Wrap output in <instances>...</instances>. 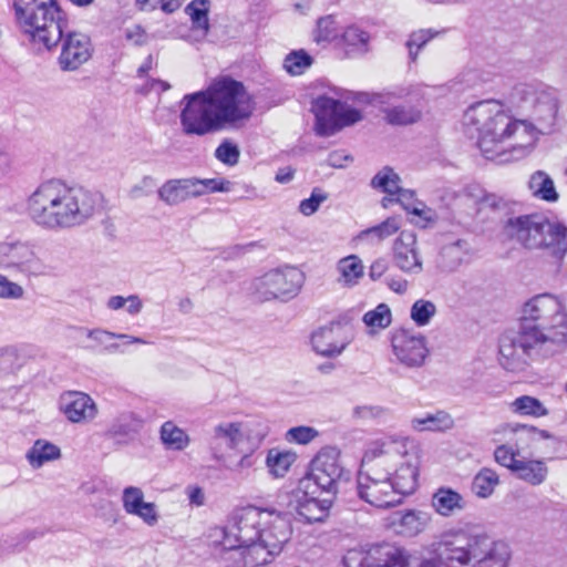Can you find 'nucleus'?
<instances>
[{
    "instance_id": "obj_1",
    "label": "nucleus",
    "mask_w": 567,
    "mask_h": 567,
    "mask_svg": "<svg viewBox=\"0 0 567 567\" xmlns=\"http://www.w3.org/2000/svg\"><path fill=\"white\" fill-rule=\"evenodd\" d=\"M567 344V310L553 293H539L522 307L517 330L504 332L498 341L499 364L511 372L563 351Z\"/></svg>"
},
{
    "instance_id": "obj_2",
    "label": "nucleus",
    "mask_w": 567,
    "mask_h": 567,
    "mask_svg": "<svg viewBox=\"0 0 567 567\" xmlns=\"http://www.w3.org/2000/svg\"><path fill=\"white\" fill-rule=\"evenodd\" d=\"M406 445L399 440L375 441L363 454L358 473L359 497L377 508L401 504L417 485V468L408 461Z\"/></svg>"
},
{
    "instance_id": "obj_3",
    "label": "nucleus",
    "mask_w": 567,
    "mask_h": 567,
    "mask_svg": "<svg viewBox=\"0 0 567 567\" xmlns=\"http://www.w3.org/2000/svg\"><path fill=\"white\" fill-rule=\"evenodd\" d=\"M465 134L477 140V146L488 159L501 163L519 159L532 148V136L524 122L512 120L496 100L472 104L463 115Z\"/></svg>"
},
{
    "instance_id": "obj_4",
    "label": "nucleus",
    "mask_w": 567,
    "mask_h": 567,
    "mask_svg": "<svg viewBox=\"0 0 567 567\" xmlns=\"http://www.w3.org/2000/svg\"><path fill=\"white\" fill-rule=\"evenodd\" d=\"M100 205V194L60 179H50L41 183L29 196L27 210L38 226L60 230L85 224Z\"/></svg>"
},
{
    "instance_id": "obj_5",
    "label": "nucleus",
    "mask_w": 567,
    "mask_h": 567,
    "mask_svg": "<svg viewBox=\"0 0 567 567\" xmlns=\"http://www.w3.org/2000/svg\"><path fill=\"white\" fill-rule=\"evenodd\" d=\"M21 31L34 44L52 50L65 32L66 20L55 0H13Z\"/></svg>"
},
{
    "instance_id": "obj_6",
    "label": "nucleus",
    "mask_w": 567,
    "mask_h": 567,
    "mask_svg": "<svg viewBox=\"0 0 567 567\" xmlns=\"http://www.w3.org/2000/svg\"><path fill=\"white\" fill-rule=\"evenodd\" d=\"M507 234L527 249L543 250L556 261L567 254V226L540 215H524L511 218Z\"/></svg>"
},
{
    "instance_id": "obj_7",
    "label": "nucleus",
    "mask_w": 567,
    "mask_h": 567,
    "mask_svg": "<svg viewBox=\"0 0 567 567\" xmlns=\"http://www.w3.org/2000/svg\"><path fill=\"white\" fill-rule=\"evenodd\" d=\"M224 126L248 118L254 110L244 84L229 76L213 82L204 91Z\"/></svg>"
},
{
    "instance_id": "obj_8",
    "label": "nucleus",
    "mask_w": 567,
    "mask_h": 567,
    "mask_svg": "<svg viewBox=\"0 0 567 567\" xmlns=\"http://www.w3.org/2000/svg\"><path fill=\"white\" fill-rule=\"evenodd\" d=\"M349 471L340 463V452L332 446L321 449L311 462L310 473L301 478V489L313 487L320 494L337 496L342 481L349 480Z\"/></svg>"
},
{
    "instance_id": "obj_9",
    "label": "nucleus",
    "mask_w": 567,
    "mask_h": 567,
    "mask_svg": "<svg viewBox=\"0 0 567 567\" xmlns=\"http://www.w3.org/2000/svg\"><path fill=\"white\" fill-rule=\"evenodd\" d=\"M303 281L302 271L296 267H285L256 278L251 284V291L261 302L276 299L288 301L299 293Z\"/></svg>"
},
{
    "instance_id": "obj_10",
    "label": "nucleus",
    "mask_w": 567,
    "mask_h": 567,
    "mask_svg": "<svg viewBox=\"0 0 567 567\" xmlns=\"http://www.w3.org/2000/svg\"><path fill=\"white\" fill-rule=\"evenodd\" d=\"M181 104V125L185 135L204 136L225 127L204 91L186 94Z\"/></svg>"
},
{
    "instance_id": "obj_11",
    "label": "nucleus",
    "mask_w": 567,
    "mask_h": 567,
    "mask_svg": "<svg viewBox=\"0 0 567 567\" xmlns=\"http://www.w3.org/2000/svg\"><path fill=\"white\" fill-rule=\"evenodd\" d=\"M316 132L320 136H330L341 128L361 121V113L346 103L329 96H319L313 101Z\"/></svg>"
},
{
    "instance_id": "obj_12",
    "label": "nucleus",
    "mask_w": 567,
    "mask_h": 567,
    "mask_svg": "<svg viewBox=\"0 0 567 567\" xmlns=\"http://www.w3.org/2000/svg\"><path fill=\"white\" fill-rule=\"evenodd\" d=\"M267 509L258 507L241 508L235 516L234 522L221 529L225 538L233 539L244 546H258L260 528L267 523Z\"/></svg>"
},
{
    "instance_id": "obj_13",
    "label": "nucleus",
    "mask_w": 567,
    "mask_h": 567,
    "mask_svg": "<svg viewBox=\"0 0 567 567\" xmlns=\"http://www.w3.org/2000/svg\"><path fill=\"white\" fill-rule=\"evenodd\" d=\"M0 265L29 276L45 274V266L35 254L34 248L22 241L0 244Z\"/></svg>"
},
{
    "instance_id": "obj_14",
    "label": "nucleus",
    "mask_w": 567,
    "mask_h": 567,
    "mask_svg": "<svg viewBox=\"0 0 567 567\" xmlns=\"http://www.w3.org/2000/svg\"><path fill=\"white\" fill-rule=\"evenodd\" d=\"M267 523L260 528V537L256 549L264 551L266 564L270 563L272 557L279 555L284 545L289 540L291 527L288 518L279 513L267 511Z\"/></svg>"
},
{
    "instance_id": "obj_15",
    "label": "nucleus",
    "mask_w": 567,
    "mask_h": 567,
    "mask_svg": "<svg viewBox=\"0 0 567 567\" xmlns=\"http://www.w3.org/2000/svg\"><path fill=\"white\" fill-rule=\"evenodd\" d=\"M391 344L396 361L411 369L421 368L430 353L424 336L404 329L393 333Z\"/></svg>"
},
{
    "instance_id": "obj_16",
    "label": "nucleus",
    "mask_w": 567,
    "mask_h": 567,
    "mask_svg": "<svg viewBox=\"0 0 567 567\" xmlns=\"http://www.w3.org/2000/svg\"><path fill=\"white\" fill-rule=\"evenodd\" d=\"M480 536L481 534L462 535L452 540L444 539L435 544L434 549L445 567L472 566Z\"/></svg>"
},
{
    "instance_id": "obj_17",
    "label": "nucleus",
    "mask_w": 567,
    "mask_h": 567,
    "mask_svg": "<svg viewBox=\"0 0 567 567\" xmlns=\"http://www.w3.org/2000/svg\"><path fill=\"white\" fill-rule=\"evenodd\" d=\"M394 266L408 275H419L423 271V259L417 246L416 234L402 230L392 245Z\"/></svg>"
},
{
    "instance_id": "obj_18",
    "label": "nucleus",
    "mask_w": 567,
    "mask_h": 567,
    "mask_svg": "<svg viewBox=\"0 0 567 567\" xmlns=\"http://www.w3.org/2000/svg\"><path fill=\"white\" fill-rule=\"evenodd\" d=\"M295 509L307 522H321L328 514L336 497L329 494H320V491L309 487L307 491L301 489V483L292 494Z\"/></svg>"
},
{
    "instance_id": "obj_19",
    "label": "nucleus",
    "mask_w": 567,
    "mask_h": 567,
    "mask_svg": "<svg viewBox=\"0 0 567 567\" xmlns=\"http://www.w3.org/2000/svg\"><path fill=\"white\" fill-rule=\"evenodd\" d=\"M60 42L61 53L58 63L63 71H75L92 56L90 38L83 33H63Z\"/></svg>"
},
{
    "instance_id": "obj_20",
    "label": "nucleus",
    "mask_w": 567,
    "mask_h": 567,
    "mask_svg": "<svg viewBox=\"0 0 567 567\" xmlns=\"http://www.w3.org/2000/svg\"><path fill=\"white\" fill-rule=\"evenodd\" d=\"M350 341L344 327L339 322L321 327L311 336L312 349L318 354L329 358L341 354Z\"/></svg>"
},
{
    "instance_id": "obj_21",
    "label": "nucleus",
    "mask_w": 567,
    "mask_h": 567,
    "mask_svg": "<svg viewBox=\"0 0 567 567\" xmlns=\"http://www.w3.org/2000/svg\"><path fill=\"white\" fill-rule=\"evenodd\" d=\"M60 410L72 423H87L97 414L93 399L83 392L69 391L60 396Z\"/></svg>"
},
{
    "instance_id": "obj_22",
    "label": "nucleus",
    "mask_w": 567,
    "mask_h": 567,
    "mask_svg": "<svg viewBox=\"0 0 567 567\" xmlns=\"http://www.w3.org/2000/svg\"><path fill=\"white\" fill-rule=\"evenodd\" d=\"M221 561L226 567H257L266 565V558L261 549L256 546H244L233 539L223 537Z\"/></svg>"
},
{
    "instance_id": "obj_23",
    "label": "nucleus",
    "mask_w": 567,
    "mask_h": 567,
    "mask_svg": "<svg viewBox=\"0 0 567 567\" xmlns=\"http://www.w3.org/2000/svg\"><path fill=\"white\" fill-rule=\"evenodd\" d=\"M472 567H506L509 550L506 544L493 542L487 535L481 534Z\"/></svg>"
},
{
    "instance_id": "obj_24",
    "label": "nucleus",
    "mask_w": 567,
    "mask_h": 567,
    "mask_svg": "<svg viewBox=\"0 0 567 567\" xmlns=\"http://www.w3.org/2000/svg\"><path fill=\"white\" fill-rule=\"evenodd\" d=\"M533 103V118L539 132L550 130L557 115V101L553 93L547 91L530 92Z\"/></svg>"
},
{
    "instance_id": "obj_25",
    "label": "nucleus",
    "mask_w": 567,
    "mask_h": 567,
    "mask_svg": "<svg viewBox=\"0 0 567 567\" xmlns=\"http://www.w3.org/2000/svg\"><path fill=\"white\" fill-rule=\"evenodd\" d=\"M193 178L169 179L158 189V197L169 206L178 205L188 198L198 197Z\"/></svg>"
},
{
    "instance_id": "obj_26",
    "label": "nucleus",
    "mask_w": 567,
    "mask_h": 567,
    "mask_svg": "<svg viewBox=\"0 0 567 567\" xmlns=\"http://www.w3.org/2000/svg\"><path fill=\"white\" fill-rule=\"evenodd\" d=\"M432 506L437 514L451 517L460 514L467 507V501L451 487H440L432 496Z\"/></svg>"
},
{
    "instance_id": "obj_27",
    "label": "nucleus",
    "mask_w": 567,
    "mask_h": 567,
    "mask_svg": "<svg viewBox=\"0 0 567 567\" xmlns=\"http://www.w3.org/2000/svg\"><path fill=\"white\" fill-rule=\"evenodd\" d=\"M426 525V519L421 512H395L391 516V526L399 535L412 537L421 533Z\"/></svg>"
},
{
    "instance_id": "obj_28",
    "label": "nucleus",
    "mask_w": 567,
    "mask_h": 567,
    "mask_svg": "<svg viewBox=\"0 0 567 567\" xmlns=\"http://www.w3.org/2000/svg\"><path fill=\"white\" fill-rule=\"evenodd\" d=\"M243 441V426L239 422H223L214 427L212 449L234 450Z\"/></svg>"
},
{
    "instance_id": "obj_29",
    "label": "nucleus",
    "mask_w": 567,
    "mask_h": 567,
    "mask_svg": "<svg viewBox=\"0 0 567 567\" xmlns=\"http://www.w3.org/2000/svg\"><path fill=\"white\" fill-rule=\"evenodd\" d=\"M142 427V420L134 413L125 412L116 416L107 429L106 435L117 442L126 443Z\"/></svg>"
},
{
    "instance_id": "obj_30",
    "label": "nucleus",
    "mask_w": 567,
    "mask_h": 567,
    "mask_svg": "<svg viewBox=\"0 0 567 567\" xmlns=\"http://www.w3.org/2000/svg\"><path fill=\"white\" fill-rule=\"evenodd\" d=\"M528 189L534 197L544 202L555 203L559 198L554 181L544 171H536L530 175Z\"/></svg>"
},
{
    "instance_id": "obj_31",
    "label": "nucleus",
    "mask_w": 567,
    "mask_h": 567,
    "mask_svg": "<svg viewBox=\"0 0 567 567\" xmlns=\"http://www.w3.org/2000/svg\"><path fill=\"white\" fill-rule=\"evenodd\" d=\"M401 228V219L398 217H389L379 225L369 227L359 233L358 239L367 241L371 245L380 244L389 237L396 234Z\"/></svg>"
},
{
    "instance_id": "obj_32",
    "label": "nucleus",
    "mask_w": 567,
    "mask_h": 567,
    "mask_svg": "<svg viewBox=\"0 0 567 567\" xmlns=\"http://www.w3.org/2000/svg\"><path fill=\"white\" fill-rule=\"evenodd\" d=\"M33 468H40L45 463L61 457V450L45 440H37L25 455Z\"/></svg>"
},
{
    "instance_id": "obj_33",
    "label": "nucleus",
    "mask_w": 567,
    "mask_h": 567,
    "mask_svg": "<svg viewBox=\"0 0 567 567\" xmlns=\"http://www.w3.org/2000/svg\"><path fill=\"white\" fill-rule=\"evenodd\" d=\"M374 561L377 567H410L405 550L388 544L375 549Z\"/></svg>"
},
{
    "instance_id": "obj_34",
    "label": "nucleus",
    "mask_w": 567,
    "mask_h": 567,
    "mask_svg": "<svg viewBox=\"0 0 567 567\" xmlns=\"http://www.w3.org/2000/svg\"><path fill=\"white\" fill-rule=\"evenodd\" d=\"M411 425L416 431H446L454 426V420L447 412L437 411L424 417L412 419Z\"/></svg>"
},
{
    "instance_id": "obj_35",
    "label": "nucleus",
    "mask_w": 567,
    "mask_h": 567,
    "mask_svg": "<svg viewBox=\"0 0 567 567\" xmlns=\"http://www.w3.org/2000/svg\"><path fill=\"white\" fill-rule=\"evenodd\" d=\"M209 0H193L185 8V12L190 18L193 30L200 32L204 37L209 31Z\"/></svg>"
},
{
    "instance_id": "obj_36",
    "label": "nucleus",
    "mask_w": 567,
    "mask_h": 567,
    "mask_svg": "<svg viewBox=\"0 0 567 567\" xmlns=\"http://www.w3.org/2000/svg\"><path fill=\"white\" fill-rule=\"evenodd\" d=\"M506 427L516 436L515 442L517 449H526L534 443L550 437L548 432L525 424L514 423L508 424Z\"/></svg>"
},
{
    "instance_id": "obj_37",
    "label": "nucleus",
    "mask_w": 567,
    "mask_h": 567,
    "mask_svg": "<svg viewBox=\"0 0 567 567\" xmlns=\"http://www.w3.org/2000/svg\"><path fill=\"white\" fill-rule=\"evenodd\" d=\"M498 484V474L489 467H483L473 478L472 491L477 497L487 498L494 493Z\"/></svg>"
},
{
    "instance_id": "obj_38",
    "label": "nucleus",
    "mask_w": 567,
    "mask_h": 567,
    "mask_svg": "<svg viewBox=\"0 0 567 567\" xmlns=\"http://www.w3.org/2000/svg\"><path fill=\"white\" fill-rule=\"evenodd\" d=\"M161 440L171 450L183 451L189 444V436L172 421H166L161 426Z\"/></svg>"
},
{
    "instance_id": "obj_39",
    "label": "nucleus",
    "mask_w": 567,
    "mask_h": 567,
    "mask_svg": "<svg viewBox=\"0 0 567 567\" xmlns=\"http://www.w3.org/2000/svg\"><path fill=\"white\" fill-rule=\"evenodd\" d=\"M514 472L520 480L532 485H539L545 481L548 470L542 461H519Z\"/></svg>"
},
{
    "instance_id": "obj_40",
    "label": "nucleus",
    "mask_w": 567,
    "mask_h": 567,
    "mask_svg": "<svg viewBox=\"0 0 567 567\" xmlns=\"http://www.w3.org/2000/svg\"><path fill=\"white\" fill-rule=\"evenodd\" d=\"M296 458L297 455L292 452H280L272 449L267 454L266 464L272 476L284 477Z\"/></svg>"
},
{
    "instance_id": "obj_41",
    "label": "nucleus",
    "mask_w": 567,
    "mask_h": 567,
    "mask_svg": "<svg viewBox=\"0 0 567 567\" xmlns=\"http://www.w3.org/2000/svg\"><path fill=\"white\" fill-rule=\"evenodd\" d=\"M338 271L341 276L340 281L353 286L363 276V265L358 256L350 255L339 260Z\"/></svg>"
},
{
    "instance_id": "obj_42",
    "label": "nucleus",
    "mask_w": 567,
    "mask_h": 567,
    "mask_svg": "<svg viewBox=\"0 0 567 567\" xmlns=\"http://www.w3.org/2000/svg\"><path fill=\"white\" fill-rule=\"evenodd\" d=\"M385 118L393 125H409L420 121L422 112L415 106L400 105L384 110Z\"/></svg>"
},
{
    "instance_id": "obj_43",
    "label": "nucleus",
    "mask_w": 567,
    "mask_h": 567,
    "mask_svg": "<svg viewBox=\"0 0 567 567\" xmlns=\"http://www.w3.org/2000/svg\"><path fill=\"white\" fill-rule=\"evenodd\" d=\"M512 412L518 415L545 416L548 411L544 404L536 398L522 395L511 403Z\"/></svg>"
},
{
    "instance_id": "obj_44",
    "label": "nucleus",
    "mask_w": 567,
    "mask_h": 567,
    "mask_svg": "<svg viewBox=\"0 0 567 567\" xmlns=\"http://www.w3.org/2000/svg\"><path fill=\"white\" fill-rule=\"evenodd\" d=\"M79 330L93 342L87 349L95 350L101 347L106 352H115L120 348L117 343H109L110 340L115 339L114 332L112 331L102 328H80Z\"/></svg>"
},
{
    "instance_id": "obj_45",
    "label": "nucleus",
    "mask_w": 567,
    "mask_h": 567,
    "mask_svg": "<svg viewBox=\"0 0 567 567\" xmlns=\"http://www.w3.org/2000/svg\"><path fill=\"white\" fill-rule=\"evenodd\" d=\"M400 177L391 167H383L371 181V185L374 188H381L389 195H395L400 186Z\"/></svg>"
},
{
    "instance_id": "obj_46",
    "label": "nucleus",
    "mask_w": 567,
    "mask_h": 567,
    "mask_svg": "<svg viewBox=\"0 0 567 567\" xmlns=\"http://www.w3.org/2000/svg\"><path fill=\"white\" fill-rule=\"evenodd\" d=\"M362 321L372 330L385 329L391 324L392 315L388 305L380 303L375 309L364 313Z\"/></svg>"
},
{
    "instance_id": "obj_47",
    "label": "nucleus",
    "mask_w": 567,
    "mask_h": 567,
    "mask_svg": "<svg viewBox=\"0 0 567 567\" xmlns=\"http://www.w3.org/2000/svg\"><path fill=\"white\" fill-rule=\"evenodd\" d=\"M312 63V58L303 50L289 53L284 62L286 71L292 75L302 74Z\"/></svg>"
},
{
    "instance_id": "obj_48",
    "label": "nucleus",
    "mask_w": 567,
    "mask_h": 567,
    "mask_svg": "<svg viewBox=\"0 0 567 567\" xmlns=\"http://www.w3.org/2000/svg\"><path fill=\"white\" fill-rule=\"evenodd\" d=\"M436 313V306L424 299L416 300L411 307V319L419 326H426Z\"/></svg>"
},
{
    "instance_id": "obj_49",
    "label": "nucleus",
    "mask_w": 567,
    "mask_h": 567,
    "mask_svg": "<svg viewBox=\"0 0 567 567\" xmlns=\"http://www.w3.org/2000/svg\"><path fill=\"white\" fill-rule=\"evenodd\" d=\"M339 37L337 22L332 16L320 18L317 22L315 40L317 43L331 42Z\"/></svg>"
},
{
    "instance_id": "obj_50",
    "label": "nucleus",
    "mask_w": 567,
    "mask_h": 567,
    "mask_svg": "<svg viewBox=\"0 0 567 567\" xmlns=\"http://www.w3.org/2000/svg\"><path fill=\"white\" fill-rule=\"evenodd\" d=\"M319 436V431L312 426L300 425L289 429L285 439L289 443L307 445Z\"/></svg>"
},
{
    "instance_id": "obj_51",
    "label": "nucleus",
    "mask_w": 567,
    "mask_h": 567,
    "mask_svg": "<svg viewBox=\"0 0 567 567\" xmlns=\"http://www.w3.org/2000/svg\"><path fill=\"white\" fill-rule=\"evenodd\" d=\"M374 561V553H367L362 549H349L343 556L344 567H370Z\"/></svg>"
},
{
    "instance_id": "obj_52",
    "label": "nucleus",
    "mask_w": 567,
    "mask_h": 567,
    "mask_svg": "<svg viewBox=\"0 0 567 567\" xmlns=\"http://www.w3.org/2000/svg\"><path fill=\"white\" fill-rule=\"evenodd\" d=\"M123 507L127 514L134 515L145 503L144 493L141 488L128 486L123 491Z\"/></svg>"
},
{
    "instance_id": "obj_53",
    "label": "nucleus",
    "mask_w": 567,
    "mask_h": 567,
    "mask_svg": "<svg viewBox=\"0 0 567 567\" xmlns=\"http://www.w3.org/2000/svg\"><path fill=\"white\" fill-rule=\"evenodd\" d=\"M195 185V189L198 192V197L209 192H228L230 183L228 181L207 178L199 179L192 177Z\"/></svg>"
},
{
    "instance_id": "obj_54",
    "label": "nucleus",
    "mask_w": 567,
    "mask_h": 567,
    "mask_svg": "<svg viewBox=\"0 0 567 567\" xmlns=\"http://www.w3.org/2000/svg\"><path fill=\"white\" fill-rule=\"evenodd\" d=\"M239 155L240 152L237 145L228 141H224L215 151L216 158L230 166L238 163Z\"/></svg>"
},
{
    "instance_id": "obj_55",
    "label": "nucleus",
    "mask_w": 567,
    "mask_h": 567,
    "mask_svg": "<svg viewBox=\"0 0 567 567\" xmlns=\"http://www.w3.org/2000/svg\"><path fill=\"white\" fill-rule=\"evenodd\" d=\"M342 40L348 45L364 48L370 40V35L359 27L350 25L343 31Z\"/></svg>"
},
{
    "instance_id": "obj_56",
    "label": "nucleus",
    "mask_w": 567,
    "mask_h": 567,
    "mask_svg": "<svg viewBox=\"0 0 567 567\" xmlns=\"http://www.w3.org/2000/svg\"><path fill=\"white\" fill-rule=\"evenodd\" d=\"M328 198L327 194L315 188L309 198L302 199L299 204V212L305 216L313 215L320 205Z\"/></svg>"
},
{
    "instance_id": "obj_57",
    "label": "nucleus",
    "mask_w": 567,
    "mask_h": 567,
    "mask_svg": "<svg viewBox=\"0 0 567 567\" xmlns=\"http://www.w3.org/2000/svg\"><path fill=\"white\" fill-rule=\"evenodd\" d=\"M395 195H396L395 202L401 204L405 210H408L416 216L422 215L423 210L419 207V205H421V203H416L414 200L415 193L413 190L404 189L401 187Z\"/></svg>"
},
{
    "instance_id": "obj_58",
    "label": "nucleus",
    "mask_w": 567,
    "mask_h": 567,
    "mask_svg": "<svg viewBox=\"0 0 567 567\" xmlns=\"http://www.w3.org/2000/svg\"><path fill=\"white\" fill-rule=\"evenodd\" d=\"M434 37L431 30H419L413 32L406 43L410 52V58L414 61L416 59L417 51H413V48L416 47L420 50L426 42Z\"/></svg>"
},
{
    "instance_id": "obj_59",
    "label": "nucleus",
    "mask_w": 567,
    "mask_h": 567,
    "mask_svg": "<svg viewBox=\"0 0 567 567\" xmlns=\"http://www.w3.org/2000/svg\"><path fill=\"white\" fill-rule=\"evenodd\" d=\"M494 457L499 465L505 466L513 472L515 471V466L519 463V460L515 458L513 450L506 445L497 446L494 452Z\"/></svg>"
},
{
    "instance_id": "obj_60",
    "label": "nucleus",
    "mask_w": 567,
    "mask_h": 567,
    "mask_svg": "<svg viewBox=\"0 0 567 567\" xmlns=\"http://www.w3.org/2000/svg\"><path fill=\"white\" fill-rule=\"evenodd\" d=\"M23 293L24 290L20 285L0 275V298L19 299L23 297Z\"/></svg>"
},
{
    "instance_id": "obj_61",
    "label": "nucleus",
    "mask_w": 567,
    "mask_h": 567,
    "mask_svg": "<svg viewBox=\"0 0 567 567\" xmlns=\"http://www.w3.org/2000/svg\"><path fill=\"white\" fill-rule=\"evenodd\" d=\"M441 254L443 258H451V262L447 264L445 267L449 268L450 270L455 269L463 260L461 241H455L451 245L443 247Z\"/></svg>"
},
{
    "instance_id": "obj_62",
    "label": "nucleus",
    "mask_w": 567,
    "mask_h": 567,
    "mask_svg": "<svg viewBox=\"0 0 567 567\" xmlns=\"http://www.w3.org/2000/svg\"><path fill=\"white\" fill-rule=\"evenodd\" d=\"M125 39L136 47H143L148 43V34L137 24L125 30Z\"/></svg>"
},
{
    "instance_id": "obj_63",
    "label": "nucleus",
    "mask_w": 567,
    "mask_h": 567,
    "mask_svg": "<svg viewBox=\"0 0 567 567\" xmlns=\"http://www.w3.org/2000/svg\"><path fill=\"white\" fill-rule=\"evenodd\" d=\"M134 515L143 519L148 526H154L158 520V514L154 503L145 502Z\"/></svg>"
},
{
    "instance_id": "obj_64",
    "label": "nucleus",
    "mask_w": 567,
    "mask_h": 567,
    "mask_svg": "<svg viewBox=\"0 0 567 567\" xmlns=\"http://www.w3.org/2000/svg\"><path fill=\"white\" fill-rule=\"evenodd\" d=\"M410 567H445L436 550L429 553L427 557L410 559Z\"/></svg>"
}]
</instances>
